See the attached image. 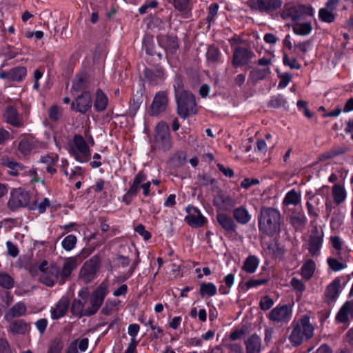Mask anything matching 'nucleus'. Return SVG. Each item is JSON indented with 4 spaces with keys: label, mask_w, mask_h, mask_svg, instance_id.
<instances>
[{
    "label": "nucleus",
    "mask_w": 353,
    "mask_h": 353,
    "mask_svg": "<svg viewBox=\"0 0 353 353\" xmlns=\"http://www.w3.org/2000/svg\"><path fill=\"white\" fill-rule=\"evenodd\" d=\"M281 214L279 210L267 208L261 211L259 219V230L268 235H274L280 231Z\"/></svg>",
    "instance_id": "1"
},
{
    "label": "nucleus",
    "mask_w": 353,
    "mask_h": 353,
    "mask_svg": "<svg viewBox=\"0 0 353 353\" xmlns=\"http://www.w3.org/2000/svg\"><path fill=\"white\" fill-rule=\"evenodd\" d=\"M175 97L178 105V113L183 118L191 114H195L196 103L194 96L185 91L179 83L174 85Z\"/></svg>",
    "instance_id": "2"
},
{
    "label": "nucleus",
    "mask_w": 353,
    "mask_h": 353,
    "mask_svg": "<svg viewBox=\"0 0 353 353\" xmlns=\"http://www.w3.org/2000/svg\"><path fill=\"white\" fill-rule=\"evenodd\" d=\"M314 327L310 322L307 316H303L294 325L289 339L290 342L298 345L305 340L310 339L314 334Z\"/></svg>",
    "instance_id": "3"
},
{
    "label": "nucleus",
    "mask_w": 353,
    "mask_h": 353,
    "mask_svg": "<svg viewBox=\"0 0 353 353\" xmlns=\"http://www.w3.org/2000/svg\"><path fill=\"white\" fill-rule=\"evenodd\" d=\"M68 152L77 161L84 163L90 157V151L84 139L81 136H74L68 145Z\"/></svg>",
    "instance_id": "4"
},
{
    "label": "nucleus",
    "mask_w": 353,
    "mask_h": 353,
    "mask_svg": "<svg viewBox=\"0 0 353 353\" xmlns=\"http://www.w3.org/2000/svg\"><path fill=\"white\" fill-rule=\"evenodd\" d=\"M59 268L53 263L48 264L46 261H42L39 266L40 281L48 286H53L58 281Z\"/></svg>",
    "instance_id": "5"
},
{
    "label": "nucleus",
    "mask_w": 353,
    "mask_h": 353,
    "mask_svg": "<svg viewBox=\"0 0 353 353\" xmlns=\"http://www.w3.org/2000/svg\"><path fill=\"white\" fill-rule=\"evenodd\" d=\"M108 293V283L102 282L92 292L90 299V309L87 314H95L101 306L105 296Z\"/></svg>",
    "instance_id": "6"
},
{
    "label": "nucleus",
    "mask_w": 353,
    "mask_h": 353,
    "mask_svg": "<svg viewBox=\"0 0 353 353\" xmlns=\"http://www.w3.org/2000/svg\"><path fill=\"white\" fill-rule=\"evenodd\" d=\"M314 13V9L310 7H306L305 6H292L285 7L282 17L284 19L296 22L297 21L303 18L305 15L312 16Z\"/></svg>",
    "instance_id": "7"
},
{
    "label": "nucleus",
    "mask_w": 353,
    "mask_h": 353,
    "mask_svg": "<svg viewBox=\"0 0 353 353\" xmlns=\"http://www.w3.org/2000/svg\"><path fill=\"white\" fill-rule=\"evenodd\" d=\"M155 143L163 151L169 150L171 148L169 128L164 122H160L156 127Z\"/></svg>",
    "instance_id": "8"
},
{
    "label": "nucleus",
    "mask_w": 353,
    "mask_h": 353,
    "mask_svg": "<svg viewBox=\"0 0 353 353\" xmlns=\"http://www.w3.org/2000/svg\"><path fill=\"white\" fill-rule=\"evenodd\" d=\"M100 260L97 256H93L86 261L80 270V276L85 282H90L95 277L99 269Z\"/></svg>",
    "instance_id": "9"
},
{
    "label": "nucleus",
    "mask_w": 353,
    "mask_h": 353,
    "mask_svg": "<svg viewBox=\"0 0 353 353\" xmlns=\"http://www.w3.org/2000/svg\"><path fill=\"white\" fill-rule=\"evenodd\" d=\"M324 234L322 229L316 227L312 230L308 240V250L314 256L319 254L323 242Z\"/></svg>",
    "instance_id": "10"
},
{
    "label": "nucleus",
    "mask_w": 353,
    "mask_h": 353,
    "mask_svg": "<svg viewBox=\"0 0 353 353\" xmlns=\"http://www.w3.org/2000/svg\"><path fill=\"white\" fill-rule=\"evenodd\" d=\"M292 306L290 305H277L270 313L271 321L277 323L288 322L292 317Z\"/></svg>",
    "instance_id": "11"
},
{
    "label": "nucleus",
    "mask_w": 353,
    "mask_h": 353,
    "mask_svg": "<svg viewBox=\"0 0 353 353\" xmlns=\"http://www.w3.org/2000/svg\"><path fill=\"white\" fill-rule=\"evenodd\" d=\"M186 212L188 214L185 217V221L192 227H202L208 221L207 219L202 214L201 211L195 207L190 205L187 206Z\"/></svg>",
    "instance_id": "12"
},
{
    "label": "nucleus",
    "mask_w": 353,
    "mask_h": 353,
    "mask_svg": "<svg viewBox=\"0 0 353 353\" xmlns=\"http://www.w3.org/2000/svg\"><path fill=\"white\" fill-rule=\"evenodd\" d=\"M30 196L28 192L21 190H14L11 192L8 206L12 210L27 206L29 204Z\"/></svg>",
    "instance_id": "13"
},
{
    "label": "nucleus",
    "mask_w": 353,
    "mask_h": 353,
    "mask_svg": "<svg viewBox=\"0 0 353 353\" xmlns=\"http://www.w3.org/2000/svg\"><path fill=\"white\" fill-rule=\"evenodd\" d=\"M324 188H327V187H322L321 188H319L315 194L310 195L307 193L306 195V207L307 208L308 214L311 217H314V219L318 217V212L316 210V207L319 205L321 203V199L319 196L323 195Z\"/></svg>",
    "instance_id": "14"
},
{
    "label": "nucleus",
    "mask_w": 353,
    "mask_h": 353,
    "mask_svg": "<svg viewBox=\"0 0 353 353\" xmlns=\"http://www.w3.org/2000/svg\"><path fill=\"white\" fill-rule=\"evenodd\" d=\"M27 70L23 66L12 68L9 72L0 71V78L9 81L20 82L26 77Z\"/></svg>",
    "instance_id": "15"
},
{
    "label": "nucleus",
    "mask_w": 353,
    "mask_h": 353,
    "mask_svg": "<svg viewBox=\"0 0 353 353\" xmlns=\"http://www.w3.org/2000/svg\"><path fill=\"white\" fill-rule=\"evenodd\" d=\"M213 203L214 206L221 211H229L236 204L232 198L222 192H218L215 195Z\"/></svg>",
    "instance_id": "16"
},
{
    "label": "nucleus",
    "mask_w": 353,
    "mask_h": 353,
    "mask_svg": "<svg viewBox=\"0 0 353 353\" xmlns=\"http://www.w3.org/2000/svg\"><path fill=\"white\" fill-rule=\"evenodd\" d=\"M168 105V97L165 93L160 92L156 94L150 108V114L156 116L165 111Z\"/></svg>",
    "instance_id": "17"
},
{
    "label": "nucleus",
    "mask_w": 353,
    "mask_h": 353,
    "mask_svg": "<svg viewBox=\"0 0 353 353\" xmlns=\"http://www.w3.org/2000/svg\"><path fill=\"white\" fill-rule=\"evenodd\" d=\"M341 292V280L335 279L326 288L325 291V299L327 302H334L339 297Z\"/></svg>",
    "instance_id": "18"
},
{
    "label": "nucleus",
    "mask_w": 353,
    "mask_h": 353,
    "mask_svg": "<svg viewBox=\"0 0 353 353\" xmlns=\"http://www.w3.org/2000/svg\"><path fill=\"white\" fill-rule=\"evenodd\" d=\"M91 95L88 92H83L79 96L75 102L72 103V108L81 113H85L91 108Z\"/></svg>",
    "instance_id": "19"
},
{
    "label": "nucleus",
    "mask_w": 353,
    "mask_h": 353,
    "mask_svg": "<svg viewBox=\"0 0 353 353\" xmlns=\"http://www.w3.org/2000/svg\"><path fill=\"white\" fill-rule=\"evenodd\" d=\"M81 261L78 256L68 257L64 260L63 265L59 275L63 278L65 279L71 274L72 272L77 268L80 264Z\"/></svg>",
    "instance_id": "20"
},
{
    "label": "nucleus",
    "mask_w": 353,
    "mask_h": 353,
    "mask_svg": "<svg viewBox=\"0 0 353 353\" xmlns=\"http://www.w3.org/2000/svg\"><path fill=\"white\" fill-rule=\"evenodd\" d=\"M252 56L253 54L250 51L245 48H237L234 52L232 63L235 66L243 65L246 64Z\"/></svg>",
    "instance_id": "21"
},
{
    "label": "nucleus",
    "mask_w": 353,
    "mask_h": 353,
    "mask_svg": "<svg viewBox=\"0 0 353 353\" xmlns=\"http://www.w3.org/2000/svg\"><path fill=\"white\" fill-rule=\"evenodd\" d=\"M350 319H353V299L344 303L336 316L340 323H346Z\"/></svg>",
    "instance_id": "22"
},
{
    "label": "nucleus",
    "mask_w": 353,
    "mask_h": 353,
    "mask_svg": "<svg viewBox=\"0 0 353 353\" xmlns=\"http://www.w3.org/2000/svg\"><path fill=\"white\" fill-rule=\"evenodd\" d=\"M69 301L67 297H61L54 307L51 308V317L53 319H58L63 317L68 307Z\"/></svg>",
    "instance_id": "23"
},
{
    "label": "nucleus",
    "mask_w": 353,
    "mask_h": 353,
    "mask_svg": "<svg viewBox=\"0 0 353 353\" xmlns=\"http://www.w3.org/2000/svg\"><path fill=\"white\" fill-rule=\"evenodd\" d=\"M246 353H261V339L256 334H252L244 342Z\"/></svg>",
    "instance_id": "24"
},
{
    "label": "nucleus",
    "mask_w": 353,
    "mask_h": 353,
    "mask_svg": "<svg viewBox=\"0 0 353 353\" xmlns=\"http://www.w3.org/2000/svg\"><path fill=\"white\" fill-rule=\"evenodd\" d=\"M280 0H257L254 2V8L260 11L270 12L281 7Z\"/></svg>",
    "instance_id": "25"
},
{
    "label": "nucleus",
    "mask_w": 353,
    "mask_h": 353,
    "mask_svg": "<svg viewBox=\"0 0 353 353\" xmlns=\"http://www.w3.org/2000/svg\"><path fill=\"white\" fill-rule=\"evenodd\" d=\"M108 101V100L106 95L101 91V90H97L94 101V108L97 111L104 110L107 107Z\"/></svg>",
    "instance_id": "26"
},
{
    "label": "nucleus",
    "mask_w": 353,
    "mask_h": 353,
    "mask_svg": "<svg viewBox=\"0 0 353 353\" xmlns=\"http://www.w3.org/2000/svg\"><path fill=\"white\" fill-rule=\"evenodd\" d=\"M301 193L294 189L291 190L285 194L283 204L284 205H297L301 202Z\"/></svg>",
    "instance_id": "27"
},
{
    "label": "nucleus",
    "mask_w": 353,
    "mask_h": 353,
    "mask_svg": "<svg viewBox=\"0 0 353 353\" xmlns=\"http://www.w3.org/2000/svg\"><path fill=\"white\" fill-rule=\"evenodd\" d=\"M332 196L334 202L336 204H340L343 202L347 197V192L344 186L340 184H335L332 190Z\"/></svg>",
    "instance_id": "28"
},
{
    "label": "nucleus",
    "mask_w": 353,
    "mask_h": 353,
    "mask_svg": "<svg viewBox=\"0 0 353 353\" xmlns=\"http://www.w3.org/2000/svg\"><path fill=\"white\" fill-rule=\"evenodd\" d=\"M259 265V259L254 256H249L243 263V270L247 273H254L258 268Z\"/></svg>",
    "instance_id": "29"
},
{
    "label": "nucleus",
    "mask_w": 353,
    "mask_h": 353,
    "mask_svg": "<svg viewBox=\"0 0 353 353\" xmlns=\"http://www.w3.org/2000/svg\"><path fill=\"white\" fill-rule=\"evenodd\" d=\"M35 140L30 136L22 137L19 144V150L23 154H28L34 148Z\"/></svg>",
    "instance_id": "30"
},
{
    "label": "nucleus",
    "mask_w": 353,
    "mask_h": 353,
    "mask_svg": "<svg viewBox=\"0 0 353 353\" xmlns=\"http://www.w3.org/2000/svg\"><path fill=\"white\" fill-rule=\"evenodd\" d=\"M30 329V325L23 321H18L12 323L9 330L14 334H24Z\"/></svg>",
    "instance_id": "31"
},
{
    "label": "nucleus",
    "mask_w": 353,
    "mask_h": 353,
    "mask_svg": "<svg viewBox=\"0 0 353 353\" xmlns=\"http://www.w3.org/2000/svg\"><path fill=\"white\" fill-rule=\"evenodd\" d=\"M234 217L239 223L241 224H246L251 219V215L244 207L236 208L234 211Z\"/></svg>",
    "instance_id": "32"
},
{
    "label": "nucleus",
    "mask_w": 353,
    "mask_h": 353,
    "mask_svg": "<svg viewBox=\"0 0 353 353\" xmlns=\"http://www.w3.org/2000/svg\"><path fill=\"white\" fill-rule=\"evenodd\" d=\"M4 116L8 123L14 126L21 125V121L15 108L12 107L7 108Z\"/></svg>",
    "instance_id": "33"
},
{
    "label": "nucleus",
    "mask_w": 353,
    "mask_h": 353,
    "mask_svg": "<svg viewBox=\"0 0 353 353\" xmlns=\"http://www.w3.org/2000/svg\"><path fill=\"white\" fill-rule=\"evenodd\" d=\"M200 294L202 297H211L216 294L217 289L212 283H203L200 285Z\"/></svg>",
    "instance_id": "34"
},
{
    "label": "nucleus",
    "mask_w": 353,
    "mask_h": 353,
    "mask_svg": "<svg viewBox=\"0 0 353 353\" xmlns=\"http://www.w3.org/2000/svg\"><path fill=\"white\" fill-rule=\"evenodd\" d=\"M57 160V155L55 154H50L43 156L41 158V163L46 165V168L50 174H54L56 169L53 168V165Z\"/></svg>",
    "instance_id": "35"
},
{
    "label": "nucleus",
    "mask_w": 353,
    "mask_h": 353,
    "mask_svg": "<svg viewBox=\"0 0 353 353\" xmlns=\"http://www.w3.org/2000/svg\"><path fill=\"white\" fill-rule=\"evenodd\" d=\"M312 30L310 23H296L293 27V31L295 34L302 36L308 35Z\"/></svg>",
    "instance_id": "36"
},
{
    "label": "nucleus",
    "mask_w": 353,
    "mask_h": 353,
    "mask_svg": "<svg viewBox=\"0 0 353 353\" xmlns=\"http://www.w3.org/2000/svg\"><path fill=\"white\" fill-rule=\"evenodd\" d=\"M90 309V304L86 309H83V307L81 305V300L74 299L72 304L71 310L74 314L79 315V316H89L92 315L93 314H87V311Z\"/></svg>",
    "instance_id": "37"
},
{
    "label": "nucleus",
    "mask_w": 353,
    "mask_h": 353,
    "mask_svg": "<svg viewBox=\"0 0 353 353\" xmlns=\"http://www.w3.org/2000/svg\"><path fill=\"white\" fill-rule=\"evenodd\" d=\"M270 72V68H265L262 69H256L252 70L250 74L249 80L253 83L263 79Z\"/></svg>",
    "instance_id": "38"
},
{
    "label": "nucleus",
    "mask_w": 353,
    "mask_h": 353,
    "mask_svg": "<svg viewBox=\"0 0 353 353\" xmlns=\"http://www.w3.org/2000/svg\"><path fill=\"white\" fill-rule=\"evenodd\" d=\"M315 263L312 260L306 261L301 268V274L306 279H309L313 275L315 270Z\"/></svg>",
    "instance_id": "39"
},
{
    "label": "nucleus",
    "mask_w": 353,
    "mask_h": 353,
    "mask_svg": "<svg viewBox=\"0 0 353 353\" xmlns=\"http://www.w3.org/2000/svg\"><path fill=\"white\" fill-rule=\"evenodd\" d=\"M26 312V307L22 303L15 304L6 314V317H18L23 315Z\"/></svg>",
    "instance_id": "40"
},
{
    "label": "nucleus",
    "mask_w": 353,
    "mask_h": 353,
    "mask_svg": "<svg viewBox=\"0 0 353 353\" xmlns=\"http://www.w3.org/2000/svg\"><path fill=\"white\" fill-rule=\"evenodd\" d=\"M217 220L219 224L226 230H234V222L230 217L223 214H219L217 215Z\"/></svg>",
    "instance_id": "41"
},
{
    "label": "nucleus",
    "mask_w": 353,
    "mask_h": 353,
    "mask_svg": "<svg viewBox=\"0 0 353 353\" xmlns=\"http://www.w3.org/2000/svg\"><path fill=\"white\" fill-rule=\"evenodd\" d=\"M3 165L8 168V173L13 176L17 175L21 169V165L18 163L10 159L3 160Z\"/></svg>",
    "instance_id": "42"
},
{
    "label": "nucleus",
    "mask_w": 353,
    "mask_h": 353,
    "mask_svg": "<svg viewBox=\"0 0 353 353\" xmlns=\"http://www.w3.org/2000/svg\"><path fill=\"white\" fill-rule=\"evenodd\" d=\"M77 237L73 234H70V235L65 236L63 239V241L61 242V245H62V248L65 250L70 251L74 248V247L77 244Z\"/></svg>",
    "instance_id": "43"
},
{
    "label": "nucleus",
    "mask_w": 353,
    "mask_h": 353,
    "mask_svg": "<svg viewBox=\"0 0 353 353\" xmlns=\"http://www.w3.org/2000/svg\"><path fill=\"white\" fill-rule=\"evenodd\" d=\"M14 285V281L12 278L6 273L0 274V286L10 289Z\"/></svg>",
    "instance_id": "44"
},
{
    "label": "nucleus",
    "mask_w": 353,
    "mask_h": 353,
    "mask_svg": "<svg viewBox=\"0 0 353 353\" xmlns=\"http://www.w3.org/2000/svg\"><path fill=\"white\" fill-rule=\"evenodd\" d=\"M319 18L324 22L330 23L334 21V16L327 8H321L319 13Z\"/></svg>",
    "instance_id": "45"
},
{
    "label": "nucleus",
    "mask_w": 353,
    "mask_h": 353,
    "mask_svg": "<svg viewBox=\"0 0 353 353\" xmlns=\"http://www.w3.org/2000/svg\"><path fill=\"white\" fill-rule=\"evenodd\" d=\"M220 55V51L219 49L214 46L208 48L206 52L207 59L210 62H215L218 60Z\"/></svg>",
    "instance_id": "46"
},
{
    "label": "nucleus",
    "mask_w": 353,
    "mask_h": 353,
    "mask_svg": "<svg viewBox=\"0 0 353 353\" xmlns=\"http://www.w3.org/2000/svg\"><path fill=\"white\" fill-rule=\"evenodd\" d=\"M78 296L80 298L79 300H81V305L83 309H86L89 304L88 301V291L87 288H82L78 292Z\"/></svg>",
    "instance_id": "47"
},
{
    "label": "nucleus",
    "mask_w": 353,
    "mask_h": 353,
    "mask_svg": "<svg viewBox=\"0 0 353 353\" xmlns=\"http://www.w3.org/2000/svg\"><path fill=\"white\" fill-rule=\"evenodd\" d=\"M267 282L266 279H252L249 281H248L245 285L246 287V290H249L250 288H256L259 285H261L263 284H265Z\"/></svg>",
    "instance_id": "48"
},
{
    "label": "nucleus",
    "mask_w": 353,
    "mask_h": 353,
    "mask_svg": "<svg viewBox=\"0 0 353 353\" xmlns=\"http://www.w3.org/2000/svg\"><path fill=\"white\" fill-rule=\"evenodd\" d=\"M108 184V183L105 181L103 179H99L90 188V189L93 190L94 192L99 193L102 192Z\"/></svg>",
    "instance_id": "49"
},
{
    "label": "nucleus",
    "mask_w": 353,
    "mask_h": 353,
    "mask_svg": "<svg viewBox=\"0 0 353 353\" xmlns=\"http://www.w3.org/2000/svg\"><path fill=\"white\" fill-rule=\"evenodd\" d=\"M290 284L296 293L299 292L301 294L305 290L303 283L298 279L293 278L290 281Z\"/></svg>",
    "instance_id": "50"
},
{
    "label": "nucleus",
    "mask_w": 353,
    "mask_h": 353,
    "mask_svg": "<svg viewBox=\"0 0 353 353\" xmlns=\"http://www.w3.org/2000/svg\"><path fill=\"white\" fill-rule=\"evenodd\" d=\"M329 266L331 269H332L334 271H340L345 268L344 263L339 261L336 259H330L327 260Z\"/></svg>",
    "instance_id": "51"
},
{
    "label": "nucleus",
    "mask_w": 353,
    "mask_h": 353,
    "mask_svg": "<svg viewBox=\"0 0 353 353\" xmlns=\"http://www.w3.org/2000/svg\"><path fill=\"white\" fill-rule=\"evenodd\" d=\"M84 86V78L83 76H77L72 81V89L75 91H79Z\"/></svg>",
    "instance_id": "52"
},
{
    "label": "nucleus",
    "mask_w": 353,
    "mask_h": 353,
    "mask_svg": "<svg viewBox=\"0 0 353 353\" xmlns=\"http://www.w3.org/2000/svg\"><path fill=\"white\" fill-rule=\"evenodd\" d=\"M49 200L45 198L43 201L40 203H37L36 202L34 204V206H32L31 208L33 210H37L39 213H43L46 211L47 207L49 206Z\"/></svg>",
    "instance_id": "53"
},
{
    "label": "nucleus",
    "mask_w": 353,
    "mask_h": 353,
    "mask_svg": "<svg viewBox=\"0 0 353 353\" xmlns=\"http://www.w3.org/2000/svg\"><path fill=\"white\" fill-rule=\"evenodd\" d=\"M283 63L292 69H300L301 65L297 63L295 59H290L287 55L283 57Z\"/></svg>",
    "instance_id": "54"
},
{
    "label": "nucleus",
    "mask_w": 353,
    "mask_h": 353,
    "mask_svg": "<svg viewBox=\"0 0 353 353\" xmlns=\"http://www.w3.org/2000/svg\"><path fill=\"white\" fill-rule=\"evenodd\" d=\"M274 304L273 300L269 296H264L260 301V306L262 310H269Z\"/></svg>",
    "instance_id": "55"
},
{
    "label": "nucleus",
    "mask_w": 353,
    "mask_h": 353,
    "mask_svg": "<svg viewBox=\"0 0 353 353\" xmlns=\"http://www.w3.org/2000/svg\"><path fill=\"white\" fill-rule=\"evenodd\" d=\"M61 114V110L58 106H52L49 110V117L52 121H57Z\"/></svg>",
    "instance_id": "56"
},
{
    "label": "nucleus",
    "mask_w": 353,
    "mask_h": 353,
    "mask_svg": "<svg viewBox=\"0 0 353 353\" xmlns=\"http://www.w3.org/2000/svg\"><path fill=\"white\" fill-rule=\"evenodd\" d=\"M135 231L140 234L144 240H148L151 237L150 232L145 230L142 225H137L135 228Z\"/></svg>",
    "instance_id": "57"
},
{
    "label": "nucleus",
    "mask_w": 353,
    "mask_h": 353,
    "mask_svg": "<svg viewBox=\"0 0 353 353\" xmlns=\"http://www.w3.org/2000/svg\"><path fill=\"white\" fill-rule=\"evenodd\" d=\"M291 80V76L289 74H285L281 77L280 82L278 85V88L283 89L285 88Z\"/></svg>",
    "instance_id": "58"
},
{
    "label": "nucleus",
    "mask_w": 353,
    "mask_h": 353,
    "mask_svg": "<svg viewBox=\"0 0 353 353\" xmlns=\"http://www.w3.org/2000/svg\"><path fill=\"white\" fill-rule=\"evenodd\" d=\"M48 321L46 319H41L35 323L36 327L41 334H43L47 327Z\"/></svg>",
    "instance_id": "59"
},
{
    "label": "nucleus",
    "mask_w": 353,
    "mask_h": 353,
    "mask_svg": "<svg viewBox=\"0 0 353 353\" xmlns=\"http://www.w3.org/2000/svg\"><path fill=\"white\" fill-rule=\"evenodd\" d=\"M219 9V6L216 3L211 4L209 7V14L208 16V20L211 21L214 17L216 15Z\"/></svg>",
    "instance_id": "60"
},
{
    "label": "nucleus",
    "mask_w": 353,
    "mask_h": 353,
    "mask_svg": "<svg viewBox=\"0 0 353 353\" xmlns=\"http://www.w3.org/2000/svg\"><path fill=\"white\" fill-rule=\"evenodd\" d=\"M174 1V6L176 9L179 10H185L190 0H173Z\"/></svg>",
    "instance_id": "61"
},
{
    "label": "nucleus",
    "mask_w": 353,
    "mask_h": 353,
    "mask_svg": "<svg viewBox=\"0 0 353 353\" xmlns=\"http://www.w3.org/2000/svg\"><path fill=\"white\" fill-rule=\"evenodd\" d=\"M6 246L8 248V254L11 256L15 257L18 255V249L10 241H7Z\"/></svg>",
    "instance_id": "62"
},
{
    "label": "nucleus",
    "mask_w": 353,
    "mask_h": 353,
    "mask_svg": "<svg viewBox=\"0 0 353 353\" xmlns=\"http://www.w3.org/2000/svg\"><path fill=\"white\" fill-rule=\"evenodd\" d=\"M259 180L254 179H245L241 183V186L243 188H249L253 185L258 184Z\"/></svg>",
    "instance_id": "63"
},
{
    "label": "nucleus",
    "mask_w": 353,
    "mask_h": 353,
    "mask_svg": "<svg viewBox=\"0 0 353 353\" xmlns=\"http://www.w3.org/2000/svg\"><path fill=\"white\" fill-rule=\"evenodd\" d=\"M0 353H10L8 341L3 339H0Z\"/></svg>",
    "instance_id": "64"
}]
</instances>
